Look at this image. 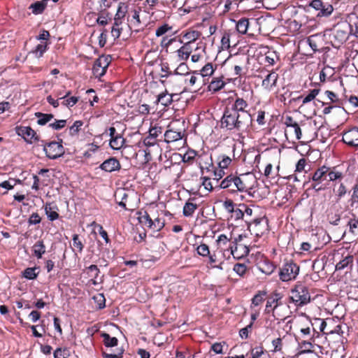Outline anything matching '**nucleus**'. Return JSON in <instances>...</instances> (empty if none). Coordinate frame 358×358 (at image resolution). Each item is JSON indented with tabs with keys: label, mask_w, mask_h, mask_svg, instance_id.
Listing matches in <instances>:
<instances>
[{
	"label": "nucleus",
	"mask_w": 358,
	"mask_h": 358,
	"mask_svg": "<svg viewBox=\"0 0 358 358\" xmlns=\"http://www.w3.org/2000/svg\"><path fill=\"white\" fill-rule=\"evenodd\" d=\"M327 182H322L320 181H313V183L311 185V187L316 192L324 190L327 187Z\"/></svg>",
	"instance_id": "13d9d810"
},
{
	"label": "nucleus",
	"mask_w": 358,
	"mask_h": 358,
	"mask_svg": "<svg viewBox=\"0 0 358 358\" xmlns=\"http://www.w3.org/2000/svg\"><path fill=\"white\" fill-rule=\"evenodd\" d=\"M218 159L220 160L218 162V166L221 169H227L231 162V157L224 155H220Z\"/></svg>",
	"instance_id": "37998d69"
},
{
	"label": "nucleus",
	"mask_w": 358,
	"mask_h": 358,
	"mask_svg": "<svg viewBox=\"0 0 358 358\" xmlns=\"http://www.w3.org/2000/svg\"><path fill=\"white\" fill-rule=\"evenodd\" d=\"M249 26V20L247 18L243 17L240 19L236 23V29L238 33L245 34L247 33Z\"/></svg>",
	"instance_id": "7c9ffc66"
},
{
	"label": "nucleus",
	"mask_w": 358,
	"mask_h": 358,
	"mask_svg": "<svg viewBox=\"0 0 358 358\" xmlns=\"http://www.w3.org/2000/svg\"><path fill=\"white\" fill-rule=\"evenodd\" d=\"M351 25L347 21L338 22L333 30V45L339 46L345 43L350 34Z\"/></svg>",
	"instance_id": "7ed1b4c3"
},
{
	"label": "nucleus",
	"mask_w": 358,
	"mask_h": 358,
	"mask_svg": "<svg viewBox=\"0 0 358 358\" xmlns=\"http://www.w3.org/2000/svg\"><path fill=\"white\" fill-rule=\"evenodd\" d=\"M252 358H259L264 354V348L258 346L253 348L251 351Z\"/></svg>",
	"instance_id": "338daca9"
},
{
	"label": "nucleus",
	"mask_w": 358,
	"mask_h": 358,
	"mask_svg": "<svg viewBox=\"0 0 358 358\" xmlns=\"http://www.w3.org/2000/svg\"><path fill=\"white\" fill-rule=\"evenodd\" d=\"M35 116L38 118L37 123L40 125H45L54 117L52 114L42 113L40 112L36 113Z\"/></svg>",
	"instance_id": "c756f323"
},
{
	"label": "nucleus",
	"mask_w": 358,
	"mask_h": 358,
	"mask_svg": "<svg viewBox=\"0 0 358 358\" xmlns=\"http://www.w3.org/2000/svg\"><path fill=\"white\" fill-rule=\"evenodd\" d=\"M197 208V205L191 202H187L183 207V215L185 217L192 216L194 210Z\"/></svg>",
	"instance_id": "4c0bfd02"
},
{
	"label": "nucleus",
	"mask_w": 358,
	"mask_h": 358,
	"mask_svg": "<svg viewBox=\"0 0 358 358\" xmlns=\"http://www.w3.org/2000/svg\"><path fill=\"white\" fill-rule=\"evenodd\" d=\"M324 36L321 34H317L310 36L307 38V42L313 52L318 51V47L322 44Z\"/></svg>",
	"instance_id": "a211bd4d"
},
{
	"label": "nucleus",
	"mask_w": 358,
	"mask_h": 358,
	"mask_svg": "<svg viewBox=\"0 0 358 358\" xmlns=\"http://www.w3.org/2000/svg\"><path fill=\"white\" fill-rule=\"evenodd\" d=\"M310 6L319 11L317 14V17H328L334 11V8L331 4L328 2H323L321 0H313Z\"/></svg>",
	"instance_id": "6e6552de"
},
{
	"label": "nucleus",
	"mask_w": 358,
	"mask_h": 358,
	"mask_svg": "<svg viewBox=\"0 0 358 358\" xmlns=\"http://www.w3.org/2000/svg\"><path fill=\"white\" fill-rule=\"evenodd\" d=\"M127 13V6H119L117 13L114 18V24L112 27L111 34L115 39L118 38L120 36L122 28L120 26L122 23V20Z\"/></svg>",
	"instance_id": "39448f33"
},
{
	"label": "nucleus",
	"mask_w": 358,
	"mask_h": 358,
	"mask_svg": "<svg viewBox=\"0 0 358 358\" xmlns=\"http://www.w3.org/2000/svg\"><path fill=\"white\" fill-rule=\"evenodd\" d=\"M138 220L141 224L147 226L148 227L152 226V220L151 219L149 214L146 211H144L143 213H139Z\"/></svg>",
	"instance_id": "ea45409f"
},
{
	"label": "nucleus",
	"mask_w": 358,
	"mask_h": 358,
	"mask_svg": "<svg viewBox=\"0 0 358 358\" xmlns=\"http://www.w3.org/2000/svg\"><path fill=\"white\" fill-rule=\"evenodd\" d=\"M121 169L120 162L115 157H109L105 159L99 166L94 168V171L95 174L99 173V171H103L105 172H112L118 171Z\"/></svg>",
	"instance_id": "0eeeda50"
},
{
	"label": "nucleus",
	"mask_w": 358,
	"mask_h": 358,
	"mask_svg": "<svg viewBox=\"0 0 358 358\" xmlns=\"http://www.w3.org/2000/svg\"><path fill=\"white\" fill-rule=\"evenodd\" d=\"M329 170V167L323 166L317 169L312 176L313 181H320L322 182L327 183V172Z\"/></svg>",
	"instance_id": "6ab92c4d"
},
{
	"label": "nucleus",
	"mask_w": 358,
	"mask_h": 358,
	"mask_svg": "<svg viewBox=\"0 0 358 358\" xmlns=\"http://www.w3.org/2000/svg\"><path fill=\"white\" fill-rule=\"evenodd\" d=\"M46 4L44 3L43 1H36L34 3H32L29 8L31 9L32 13L35 15L41 14L42 13L44 10L45 9Z\"/></svg>",
	"instance_id": "e433bc0d"
},
{
	"label": "nucleus",
	"mask_w": 358,
	"mask_h": 358,
	"mask_svg": "<svg viewBox=\"0 0 358 358\" xmlns=\"http://www.w3.org/2000/svg\"><path fill=\"white\" fill-rule=\"evenodd\" d=\"M320 89H313L310 90V93L303 99L302 103L306 104L312 100H313L316 96L319 94Z\"/></svg>",
	"instance_id": "de8ad7c7"
},
{
	"label": "nucleus",
	"mask_w": 358,
	"mask_h": 358,
	"mask_svg": "<svg viewBox=\"0 0 358 358\" xmlns=\"http://www.w3.org/2000/svg\"><path fill=\"white\" fill-rule=\"evenodd\" d=\"M275 268V266L272 263L268 262L262 265V266L260 268V270L263 273L267 275H270L274 271Z\"/></svg>",
	"instance_id": "603ef678"
},
{
	"label": "nucleus",
	"mask_w": 358,
	"mask_h": 358,
	"mask_svg": "<svg viewBox=\"0 0 358 358\" xmlns=\"http://www.w3.org/2000/svg\"><path fill=\"white\" fill-rule=\"evenodd\" d=\"M140 10H141V8H139L138 10L134 9L132 11V13H133L132 20L131 22V24L135 27H138L141 24V22L140 20V16H139Z\"/></svg>",
	"instance_id": "864d4df0"
},
{
	"label": "nucleus",
	"mask_w": 358,
	"mask_h": 358,
	"mask_svg": "<svg viewBox=\"0 0 358 358\" xmlns=\"http://www.w3.org/2000/svg\"><path fill=\"white\" fill-rule=\"evenodd\" d=\"M41 221V217L38 215V213H33L28 220L29 224H39Z\"/></svg>",
	"instance_id": "680f3d73"
},
{
	"label": "nucleus",
	"mask_w": 358,
	"mask_h": 358,
	"mask_svg": "<svg viewBox=\"0 0 358 358\" xmlns=\"http://www.w3.org/2000/svg\"><path fill=\"white\" fill-rule=\"evenodd\" d=\"M172 29V27L169 26L168 24H164L163 25L159 27L156 29V36H161L164 34H165L168 31Z\"/></svg>",
	"instance_id": "5fc2aeb1"
},
{
	"label": "nucleus",
	"mask_w": 358,
	"mask_h": 358,
	"mask_svg": "<svg viewBox=\"0 0 358 358\" xmlns=\"http://www.w3.org/2000/svg\"><path fill=\"white\" fill-rule=\"evenodd\" d=\"M222 48L229 49L230 48V36L228 33H224L221 39Z\"/></svg>",
	"instance_id": "bf43d9fd"
},
{
	"label": "nucleus",
	"mask_w": 358,
	"mask_h": 358,
	"mask_svg": "<svg viewBox=\"0 0 358 358\" xmlns=\"http://www.w3.org/2000/svg\"><path fill=\"white\" fill-rule=\"evenodd\" d=\"M173 96L167 92H163L157 96L156 103H160L164 106H169L173 101Z\"/></svg>",
	"instance_id": "cd10ccee"
},
{
	"label": "nucleus",
	"mask_w": 358,
	"mask_h": 358,
	"mask_svg": "<svg viewBox=\"0 0 358 358\" xmlns=\"http://www.w3.org/2000/svg\"><path fill=\"white\" fill-rule=\"evenodd\" d=\"M45 214L50 221H55L59 217V208L56 204L46 203L44 207Z\"/></svg>",
	"instance_id": "4468645a"
},
{
	"label": "nucleus",
	"mask_w": 358,
	"mask_h": 358,
	"mask_svg": "<svg viewBox=\"0 0 358 358\" xmlns=\"http://www.w3.org/2000/svg\"><path fill=\"white\" fill-rule=\"evenodd\" d=\"M66 120H56L54 123L50 124L49 126L55 130H59L64 128L66 126Z\"/></svg>",
	"instance_id": "052dcab7"
},
{
	"label": "nucleus",
	"mask_w": 358,
	"mask_h": 358,
	"mask_svg": "<svg viewBox=\"0 0 358 358\" xmlns=\"http://www.w3.org/2000/svg\"><path fill=\"white\" fill-rule=\"evenodd\" d=\"M46 156L50 159H57L64 155V150L62 143L52 141L44 145Z\"/></svg>",
	"instance_id": "423d86ee"
},
{
	"label": "nucleus",
	"mask_w": 358,
	"mask_h": 358,
	"mask_svg": "<svg viewBox=\"0 0 358 358\" xmlns=\"http://www.w3.org/2000/svg\"><path fill=\"white\" fill-rule=\"evenodd\" d=\"M214 72V69L212 63L206 64L201 70V73H198L199 75V78L203 79V82L204 83V78L207 76H210L213 75Z\"/></svg>",
	"instance_id": "2f4dec72"
},
{
	"label": "nucleus",
	"mask_w": 358,
	"mask_h": 358,
	"mask_svg": "<svg viewBox=\"0 0 358 358\" xmlns=\"http://www.w3.org/2000/svg\"><path fill=\"white\" fill-rule=\"evenodd\" d=\"M91 227H92V233L96 236L97 234H99L100 236L104 239L106 243L109 242V238L106 231H105L103 227L99 224H96L95 222H91Z\"/></svg>",
	"instance_id": "4be33fe9"
},
{
	"label": "nucleus",
	"mask_w": 358,
	"mask_h": 358,
	"mask_svg": "<svg viewBox=\"0 0 358 358\" xmlns=\"http://www.w3.org/2000/svg\"><path fill=\"white\" fill-rule=\"evenodd\" d=\"M354 261V257L350 255H348L343 259L340 260L336 265V270H343L345 268H347L348 266L350 267L352 266Z\"/></svg>",
	"instance_id": "a878e982"
},
{
	"label": "nucleus",
	"mask_w": 358,
	"mask_h": 358,
	"mask_svg": "<svg viewBox=\"0 0 358 358\" xmlns=\"http://www.w3.org/2000/svg\"><path fill=\"white\" fill-rule=\"evenodd\" d=\"M233 270L240 276H243L246 272L247 267L244 264H236Z\"/></svg>",
	"instance_id": "6e6d98bb"
},
{
	"label": "nucleus",
	"mask_w": 358,
	"mask_h": 358,
	"mask_svg": "<svg viewBox=\"0 0 358 358\" xmlns=\"http://www.w3.org/2000/svg\"><path fill=\"white\" fill-rule=\"evenodd\" d=\"M83 122L82 121H76L70 127V134L73 136L76 134L83 126Z\"/></svg>",
	"instance_id": "4d7b16f0"
},
{
	"label": "nucleus",
	"mask_w": 358,
	"mask_h": 358,
	"mask_svg": "<svg viewBox=\"0 0 358 358\" xmlns=\"http://www.w3.org/2000/svg\"><path fill=\"white\" fill-rule=\"evenodd\" d=\"M107 155L108 152L104 148L95 145V144L92 146V144H91V165H97L102 163Z\"/></svg>",
	"instance_id": "1a4fd4ad"
},
{
	"label": "nucleus",
	"mask_w": 358,
	"mask_h": 358,
	"mask_svg": "<svg viewBox=\"0 0 358 358\" xmlns=\"http://www.w3.org/2000/svg\"><path fill=\"white\" fill-rule=\"evenodd\" d=\"M103 343L106 347H115L117 345L118 340L116 337H111L108 334H102Z\"/></svg>",
	"instance_id": "c9c22d12"
},
{
	"label": "nucleus",
	"mask_w": 358,
	"mask_h": 358,
	"mask_svg": "<svg viewBox=\"0 0 358 358\" xmlns=\"http://www.w3.org/2000/svg\"><path fill=\"white\" fill-rule=\"evenodd\" d=\"M164 138L166 143H171L182 139V135L180 131L168 129L164 134Z\"/></svg>",
	"instance_id": "5701e85b"
},
{
	"label": "nucleus",
	"mask_w": 358,
	"mask_h": 358,
	"mask_svg": "<svg viewBox=\"0 0 358 358\" xmlns=\"http://www.w3.org/2000/svg\"><path fill=\"white\" fill-rule=\"evenodd\" d=\"M252 117L226 108L221 119V127L237 131H246L252 125Z\"/></svg>",
	"instance_id": "f257e3e1"
},
{
	"label": "nucleus",
	"mask_w": 358,
	"mask_h": 358,
	"mask_svg": "<svg viewBox=\"0 0 358 358\" xmlns=\"http://www.w3.org/2000/svg\"><path fill=\"white\" fill-rule=\"evenodd\" d=\"M38 269V267H29L24 270L22 273V277L28 280H34L37 278L38 272H36V270Z\"/></svg>",
	"instance_id": "f704fd0d"
},
{
	"label": "nucleus",
	"mask_w": 358,
	"mask_h": 358,
	"mask_svg": "<svg viewBox=\"0 0 358 358\" xmlns=\"http://www.w3.org/2000/svg\"><path fill=\"white\" fill-rule=\"evenodd\" d=\"M16 133L18 136L23 138V139L28 143H33L38 141V136L36 131L30 127H16Z\"/></svg>",
	"instance_id": "9d476101"
},
{
	"label": "nucleus",
	"mask_w": 358,
	"mask_h": 358,
	"mask_svg": "<svg viewBox=\"0 0 358 358\" xmlns=\"http://www.w3.org/2000/svg\"><path fill=\"white\" fill-rule=\"evenodd\" d=\"M282 299V295L275 292H273L268 299L266 308L265 313H269L270 312H274V310L282 304L280 300Z\"/></svg>",
	"instance_id": "ddd939ff"
},
{
	"label": "nucleus",
	"mask_w": 358,
	"mask_h": 358,
	"mask_svg": "<svg viewBox=\"0 0 358 358\" xmlns=\"http://www.w3.org/2000/svg\"><path fill=\"white\" fill-rule=\"evenodd\" d=\"M178 41L183 43V45L177 50L178 57L180 60H187L192 52V48L189 43H184L182 39H179Z\"/></svg>",
	"instance_id": "dca6fc26"
},
{
	"label": "nucleus",
	"mask_w": 358,
	"mask_h": 358,
	"mask_svg": "<svg viewBox=\"0 0 358 358\" xmlns=\"http://www.w3.org/2000/svg\"><path fill=\"white\" fill-rule=\"evenodd\" d=\"M347 192L345 186L341 183L338 188L336 190L337 201H338Z\"/></svg>",
	"instance_id": "69168bd1"
},
{
	"label": "nucleus",
	"mask_w": 358,
	"mask_h": 358,
	"mask_svg": "<svg viewBox=\"0 0 358 358\" xmlns=\"http://www.w3.org/2000/svg\"><path fill=\"white\" fill-rule=\"evenodd\" d=\"M164 227V221L161 218L157 217L152 220V226L149 228L155 231H159Z\"/></svg>",
	"instance_id": "a18cd8bd"
},
{
	"label": "nucleus",
	"mask_w": 358,
	"mask_h": 358,
	"mask_svg": "<svg viewBox=\"0 0 358 358\" xmlns=\"http://www.w3.org/2000/svg\"><path fill=\"white\" fill-rule=\"evenodd\" d=\"M352 194L350 199L351 206L358 203V182L352 188Z\"/></svg>",
	"instance_id": "0e129e2a"
},
{
	"label": "nucleus",
	"mask_w": 358,
	"mask_h": 358,
	"mask_svg": "<svg viewBox=\"0 0 358 358\" xmlns=\"http://www.w3.org/2000/svg\"><path fill=\"white\" fill-rule=\"evenodd\" d=\"M291 294L289 299L296 306H303L310 301V295L308 287L301 283L296 284L291 289Z\"/></svg>",
	"instance_id": "f03ea898"
},
{
	"label": "nucleus",
	"mask_w": 358,
	"mask_h": 358,
	"mask_svg": "<svg viewBox=\"0 0 358 358\" xmlns=\"http://www.w3.org/2000/svg\"><path fill=\"white\" fill-rule=\"evenodd\" d=\"M342 141L349 146L358 147V127H353L345 132L342 136Z\"/></svg>",
	"instance_id": "9b49d317"
},
{
	"label": "nucleus",
	"mask_w": 358,
	"mask_h": 358,
	"mask_svg": "<svg viewBox=\"0 0 358 358\" xmlns=\"http://www.w3.org/2000/svg\"><path fill=\"white\" fill-rule=\"evenodd\" d=\"M197 253L203 257H207L210 255V250L206 244L202 243L196 248Z\"/></svg>",
	"instance_id": "8fccbe9b"
},
{
	"label": "nucleus",
	"mask_w": 358,
	"mask_h": 358,
	"mask_svg": "<svg viewBox=\"0 0 358 358\" xmlns=\"http://www.w3.org/2000/svg\"><path fill=\"white\" fill-rule=\"evenodd\" d=\"M70 356L69 350L66 348H58L54 352L55 358H69Z\"/></svg>",
	"instance_id": "a19ab883"
},
{
	"label": "nucleus",
	"mask_w": 358,
	"mask_h": 358,
	"mask_svg": "<svg viewBox=\"0 0 358 358\" xmlns=\"http://www.w3.org/2000/svg\"><path fill=\"white\" fill-rule=\"evenodd\" d=\"M353 217L350 218L348 222L349 231L355 236H358V218L355 215H352Z\"/></svg>",
	"instance_id": "72a5a7b5"
},
{
	"label": "nucleus",
	"mask_w": 358,
	"mask_h": 358,
	"mask_svg": "<svg viewBox=\"0 0 358 358\" xmlns=\"http://www.w3.org/2000/svg\"><path fill=\"white\" fill-rule=\"evenodd\" d=\"M189 68L185 63H181L175 70L174 74L187 75L189 73Z\"/></svg>",
	"instance_id": "3c124183"
},
{
	"label": "nucleus",
	"mask_w": 358,
	"mask_h": 358,
	"mask_svg": "<svg viewBox=\"0 0 358 358\" xmlns=\"http://www.w3.org/2000/svg\"><path fill=\"white\" fill-rule=\"evenodd\" d=\"M225 85V83L220 78H213L210 83L208 88L209 91L213 92H217L222 89Z\"/></svg>",
	"instance_id": "bb28decb"
},
{
	"label": "nucleus",
	"mask_w": 358,
	"mask_h": 358,
	"mask_svg": "<svg viewBox=\"0 0 358 358\" xmlns=\"http://www.w3.org/2000/svg\"><path fill=\"white\" fill-rule=\"evenodd\" d=\"M278 75L275 72L268 73L262 81V86L267 90H272L276 85Z\"/></svg>",
	"instance_id": "aec40b11"
},
{
	"label": "nucleus",
	"mask_w": 358,
	"mask_h": 358,
	"mask_svg": "<svg viewBox=\"0 0 358 358\" xmlns=\"http://www.w3.org/2000/svg\"><path fill=\"white\" fill-rule=\"evenodd\" d=\"M325 94L329 99L330 102L338 106H341L342 104V101L338 99L337 94H336L334 92L327 90L325 91Z\"/></svg>",
	"instance_id": "c03bdc74"
},
{
	"label": "nucleus",
	"mask_w": 358,
	"mask_h": 358,
	"mask_svg": "<svg viewBox=\"0 0 358 358\" xmlns=\"http://www.w3.org/2000/svg\"><path fill=\"white\" fill-rule=\"evenodd\" d=\"M124 143V138L120 134H117L115 137L111 138L110 141V146L113 150L120 149Z\"/></svg>",
	"instance_id": "c85d7f7f"
},
{
	"label": "nucleus",
	"mask_w": 358,
	"mask_h": 358,
	"mask_svg": "<svg viewBox=\"0 0 358 358\" xmlns=\"http://www.w3.org/2000/svg\"><path fill=\"white\" fill-rule=\"evenodd\" d=\"M108 64L106 59L103 57L95 60L92 67V73L95 78H100L105 74Z\"/></svg>",
	"instance_id": "f8f14e48"
},
{
	"label": "nucleus",
	"mask_w": 358,
	"mask_h": 358,
	"mask_svg": "<svg viewBox=\"0 0 358 358\" xmlns=\"http://www.w3.org/2000/svg\"><path fill=\"white\" fill-rule=\"evenodd\" d=\"M99 270L96 265H91V276L94 278L91 279V282L94 285H99L103 282V275H99Z\"/></svg>",
	"instance_id": "393cba45"
},
{
	"label": "nucleus",
	"mask_w": 358,
	"mask_h": 358,
	"mask_svg": "<svg viewBox=\"0 0 358 358\" xmlns=\"http://www.w3.org/2000/svg\"><path fill=\"white\" fill-rule=\"evenodd\" d=\"M247 189V186L245 184V182L243 181V180L236 176V179L234 180V182L233 183V187L231 189L232 191H235L236 189L240 191V192H244Z\"/></svg>",
	"instance_id": "58836bf2"
},
{
	"label": "nucleus",
	"mask_w": 358,
	"mask_h": 358,
	"mask_svg": "<svg viewBox=\"0 0 358 358\" xmlns=\"http://www.w3.org/2000/svg\"><path fill=\"white\" fill-rule=\"evenodd\" d=\"M248 106V104L245 100H244L243 98L236 97L234 103L229 108L238 112V113H245L248 116L251 117L250 113L245 110Z\"/></svg>",
	"instance_id": "2eb2a0df"
},
{
	"label": "nucleus",
	"mask_w": 358,
	"mask_h": 358,
	"mask_svg": "<svg viewBox=\"0 0 358 358\" xmlns=\"http://www.w3.org/2000/svg\"><path fill=\"white\" fill-rule=\"evenodd\" d=\"M124 353V350H119L117 353L115 354H108L106 352L103 353V358H122Z\"/></svg>",
	"instance_id": "774afa93"
},
{
	"label": "nucleus",
	"mask_w": 358,
	"mask_h": 358,
	"mask_svg": "<svg viewBox=\"0 0 358 358\" xmlns=\"http://www.w3.org/2000/svg\"><path fill=\"white\" fill-rule=\"evenodd\" d=\"M92 299L94 301V306L91 302V306L96 310H101L106 306V299L103 294L96 293L92 296Z\"/></svg>",
	"instance_id": "412c9836"
},
{
	"label": "nucleus",
	"mask_w": 358,
	"mask_h": 358,
	"mask_svg": "<svg viewBox=\"0 0 358 358\" xmlns=\"http://www.w3.org/2000/svg\"><path fill=\"white\" fill-rule=\"evenodd\" d=\"M266 294V292L264 291H260L257 294L254 296L252 299V303L257 306H259L263 301L264 296Z\"/></svg>",
	"instance_id": "49530a36"
},
{
	"label": "nucleus",
	"mask_w": 358,
	"mask_h": 358,
	"mask_svg": "<svg viewBox=\"0 0 358 358\" xmlns=\"http://www.w3.org/2000/svg\"><path fill=\"white\" fill-rule=\"evenodd\" d=\"M299 267L293 262L286 263L280 268L279 276L282 281L287 282L294 279L298 275Z\"/></svg>",
	"instance_id": "20e7f679"
},
{
	"label": "nucleus",
	"mask_w": 358,
	"mask_h": 358,
	"mask_svg": "<svg viewBox=\"0 0 358 358\" xmlns=\"http://www.w3.org/2000/svg\"><path fill=\"white\" fill-rule=\"evenodd\" d=\"M327 183L330 181H334L337 179H341L343 178V173L340 171L336 170V168L334 167L331 169L329 167V170L327 172Z\"/></svg>",
	"instance_id": "473e14b6"
},
{
	"label": "nucleus",
	"mask_w": 358,
	"mask_h": 358,
	"mask_svg": "<svg viewBox=\"0 0 358 358\" xmlns=\"http://www.w3.org/2000/svg\"><path fill=\"white\" fill-rule=\"evenodd\" d=\"M351 22H349L351 25L350 33H352L357 38H358V17L355 16L351 18Z\"/></svg>",
	"instance_id": "09e8293b"
},
{
	"label": "nucleus",
	"mask_w": 358,
	"mask_h": 358,
	"mask_svg": "<svg viewBox=\"0 0 358 358\" xmlns=\"http://www.w3.org/2000/svg\"><path fill=\"white\" fill-rule=\"evenodd\" d=\"M236 176L229 175L227 176L220 183V187L225 189L229 187H233V183L236 179Z\"/></svg>",
	"instance_id": "79ce46f5"
},
{
	"label": "nucleus",
	"mask_w": 358,
	"mask_h": 358,
	"mask_svg": "<svg viewBox=\"0 0 358 358\" xmlns=\"http://www.w3.org/2000/svg\"><path fill=\"white\" fill-rule=\"evenodd\" d=\"M32 255L37 259H41L42 256L45 253L46 247L43 240L37 241L31 248Z\"/></svg>",
	"instance_id": "f3484780"
},
{
	"label": "nucleus",
	"mask_w": 358,
	"mask_h": 358,
	"mask_svg": "<svg viewBox=\"0 0 358 358\" xmlns=\"http://www.w3.org/2000/svg\"><path fill=\"white\" fill-rule=\"evenodd\" d=\"M181 35L186 41L185 43H189V44L192 45L193 42L196 41L201 36V34L196 30H190L185 33L182 32Z\"/></svg>",
	"instance_id": "b1692460"
},
{
	"label": "nucleus",
	"mask_w": 358,
	"mask_h": 358,
	"mask_svg": "<svg viewBox=\"0 0 358 358\" xmlns=\"http://www.w3.org/2000/svg\"><path fill=\"white\" fill-rule=\"evenodd\" d=\"M47 44H38L34 50L36 57H41L43 56V53L46 51Z\"/></svg>",
	"instance_id": "e2e57ef3"
}]
</instances>
